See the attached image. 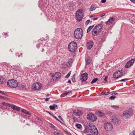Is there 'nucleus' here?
Segmentation results:
<instances>
[{
  "instance_id": "f257e3e1",
  "label": "nucleus",
  "mask_w": 135,
  "mask_h": 135,
  "mask_svg": "<svg viewBox=\"0 0 135 135\" xmlns=\"http://www.w3.org/2000/svg\"><path fill=\"white\" fill-rule=\"evenodd\" d=\"M83 35L82 30L80 28H77L74 31V35L75 38L77 39L81 38Z\"/></svg>"
},
{
  "instance_id": "f03ea898",
  "label": "nucleus",
  "mask_w": 135,
  "mask_h": 135,
  "mask_svg": "<svg viewBox=\"0 0 135 135\" xmlns=\"http://www.w3.org/2000/svg\"><path fill=\"white\" fill-rule=\"evenodd\" d=\"M103 26L101 24H98L96 25L92 30V33H93L96 35H98L101 31Z\"/></svg>"
},
{
  "instance_id": "7ed1b4c3",
  "label": "nucleus",
  "mask_w": 135,
  "mask_h": 135,
  "mask_svg": "<svg viewBox=\"0 0 135 135\" xmlns=\"http://www.w3.org/2000/svg\"><path fill=\"white\" fill-rule=\"evenodd\" d=\"M77 45L76 42H72L68 45V48L71 52H74L77 48Z\"/></svg>"
},
{
  "instance_id": "20e7f679",
  "label": "nucleus",
  "mask_w": 135,
  "mask_h": 135,
  "mask_svg": "<svg viewBox=\"0 0 135 135\" xmlns=\"http://www.w3.org/2000/svg\"><path fill=\"white\" fill-rule=\"evenodd\" d=\"M7 85L9 87L12 88H14L17 87L18 86V83L15 80L12 79L9 80L7 83Z\"/></svg>"
},
{
  "instance_id": "39448f33",
  "label": "nucleus",
  "mask_w": 135,
  "mask_h": 135,
  "mask_svg": "<svg viewBox=\"0 0 135 135\" xmlns=\"http://www.w3.org/2000/svg\"><path fill=\"white\" fill-rule=\"evenodd\" d=\"M89 127H88L90 132L91 133L94 135H97L98 132L95 126L92 124H89Z\"/></svg>"
},
{
  "instance_id": "423d86ee",
  "label": "nucleus",
  "mask_w": 135,
  "mask_h": 135,
  "mask_svg": "<svg viewBox=\"0 0 135 135\" xmlns=\"http://www.w3.org/2000/svg\"><path fill=\"white\" fill-rule=\"evenodd\" d=\"M83 17V11L82 10L79 9L76 13V20L78 21L81 20Z\"/></svg>"
},
{
  "instance_id": "0eeeda50",
  "label": "nucleus",
  "mask_w": 135,
  "mask_h": 135,
  "mask_svg": "<svg viewBox=\"0 0 135 135\" xmlns=\"http://www.w3.org/2000/svg\"><path fill=\"white\" fill-rule=\"evenodd\" d=\"M111 121L114 125H118L121 123V121L119 118L116 116H113L111 118Z\"/></svg>"
},
{
  "instance_id": "6e6552de",
  "label": "nucleus",
  "mask_w": 135,
  "mask_h": 135,
  "mask_svg": "<svg viewBox=\"0 0 135 135\" xmlns=\"http://www.w3.org/2000/svg\"><path fill=\"white\" fill-rule=\"evenodd\" d=\"M133 114V111L132 109L130 108L125 111L123 113V116L125 118H127L131 116Z\"/></svg>"
},
{
  "instance_id": "1a4fd4ad",
  "label": "nucleus",
  "mask_w": 135,
  "mask_h": 135,
  "mask_svg": "<svg viewBox=\"0 0 135 135\" xmlns=\"http://www.w3.org/2000/svg\"><path fill=\"white\" fill-rule=\"evenodd\" d=\"M104 127L106 131H108L112 130L113 126L109 122H106L104 124Z\"/></svg>"
},
{
  "instance_id": "9d476101",
  "label": "nucleus",
  "mask_w": 135,
  "mask_h": 135,
  "mask_svg": "<svg viewBox=\"0 0 135 135\" xmlns=\"http://www.w3.org/2000/svg\"><path fill=\"white\" fill-rule=\"evenodd\" d=\"M122 71V70H121L115 72L113 75V78H114L117 79L121 77L123 74Z\"/></svg>"
},
{
  "instance_id": "9b49d317",
  "label": "nucleus",
  "mask_w": 135,
  "mask_h": 135,
  "mask_svg": "<svg viewBox=\"0 0 135 135\" xmlns=\"http://www.w3.org/2000/svg\"><path fill=\"white\" fill-rule=\"evenodd\" d=\"M87 117L88 119L93 122L95 121L97 119V117L94 114L92 113L88 114L87 116Z\"/></svg>"
},
{
  "instance_id": "f8f14e48",
  "label": "nucleus",
  "mask_w": 135,
  "mask_h": 135,
  "mask_svg": "<svg viewBox=\"0 0 135 135\" xmlns=\"http://www.w3.org/2000/svg\"><path fill=\"white\" fill-rule=\"evenodd\" d=\"M41 84L39 83H36L33 84L32 88L34 90H39L41 87Z\"/></svg>"
},
{
  "instance_id": "ddd939ff",
  "label": "nucleus",
  "mask_w": 135,
  "mask_h": 135,
  "mask_svg": "<svg viewBox=\"0 0 135 135\" xmlns=\"http://www.w3.org/2000/svg\"><path fill=\"white\" fill-rule=\"evenodd\" d=\"M61 74L59 72H56L53 75V79L54 80L58 79L61 78Z\"/></svg>"
},
{
  "instance_id": "4468645a",
  "label": "nucleus",
  "mask_w": 135,
  "mask_h": 135,
  "mask_svg": "<svg viewBox=\"0 0 135 135\" xmlns=\"http://www.w3.org/2000/svg\"><path fill=\"white\" fill-rule=\"evenodd\" d=\"M88 74L86 73H84L82 74L80 78V80L82 81H86L87 79Z\"/></svg>"
},
{
  "instance_id": "2eb2a0df",
  "label": "nucleus",
  "mask_w": 135,
  "mask_h": 135,
  "mask_svg": "<svg viewBox=\"0 0 135 135\" xmlns=\"http://www.w3.org/2000/svg\"><path fill=\"white\" fill-rule=\"evenodd\" d=\"M94 44L93 42L90 41L89 42L87 43L86 47L87 49L89 50L91 49L92 47Z\"/></svg>"
},
{
  "instance_id": "dca6fc26",
  "label": "nucleus",
  "mask_w": 135,
  "mask_h": 135,
  "mask_svg": "<svg viewBox=\"0 0 135 135\" xmlns=\"http://www.w3.org/2000/svg\"><path fill=\"white\" fill-rule=\"evenodd\" d=\"M115 20V18L114 17H111L105 23L107 25H109L113 23Z\"/></svg>"
},
{
  "instance_id": "f3484780",
  "label": "nucleus",
  "mask_w": 135,
  "mask_h": 135,
  "mask_svg": "<svg viewBox=\"0 0 135 135\" xmlns=\"http://www.w3.org/2000/svg\"><path fill=\"white\" fill-rule=\"evenodd\" d=\"M73 113L75 115L80 116L82 114V112L81 110H75L74 111Z\"/></svg>"
},
{
  "instance_id": "a211bd4d",
  "label": "nucleus",
  "mask_w": 135,
  "mask_h": 135,
  "mask_svg": "<svg viewBox=\"0 0 135 135\" xmlns=\"http://www.w3.org/2000/svg\"><path fill=\"white\" fill-rule=\"evenodd\" d=\"M7 80L4 76L0 77V83L4 84L6 82Z\"/></svg>"
},
{
  "instance_id": "6ab92c4d",
  "label": "nucleus",
  "mask_w": 135,
  "mask_h": 135,
  "mask_svg": "<svg viewBox=\"0 0 135 135\" xmlns=\"http://www.w3.org/2000/svg\"><path fill=\"white\" fill-rule=\"evenodd\" d=\"M11 108L14 110H16L17 111H19L20 110V108L14 105H13L11 106Z\"/></svg>"
},
{
  "instance_id": "aec40b11",
  "label": "nucleus",
  "mask_w": 135,
  "mask_h": 135,
  "mask_svg": "<svg viewBox=\"0 0 135 135\" xmlns=\"http://www.w3.org/2000/svg\"><path fill=\"white\" fill-rule=\"evenodd\" d=\"M97 7L96 4H93L90 7L89 11H92L94 10Z\"/></svg>"
},
{
  "instance_id": "412c9836",
  "label": "nucleus",
  "mask_w": 135,
  "mask_h": 135,
  "mask_svg": "<svg viewBox=\"0 0 135 135\" xmlns=\"http://www.w3.org/2000/svg\"><path fill=\"white\" fill-rule=\"evenodd\" d=\"M71 94V91H67L64 92V94L65 95H70Z\"/></svg>"
},
{
  "instance_id": "4be33fe9",
  "label": "nucleus",
  "mask_w": 135,
  "mask_h": 135,
  "mask_svg": "<svg viewBox=\"0 0 135 135\" xmlns=\"http://www.w3.org/2000/svg\"><path fill=\"white\" fill-rule=\"evenodd\" d=\"M57 107V105L56 104H54L50 106L49 108L51 110H54L55 109V108Z\"/></svg>"
},
{
  "instance_id": "5701e85b",
  "label": "nucleus",
  "mask_w": 135,
  "mask_h": 135,
  "mask_svg": "<svg viewBox=\"0 0 135 135\" xmlns=\"http://www.w3.org/2000/svg\"><path fill=\"white\" fill-rule=\"evenodd\" d=\"M21 111L23 113L29 115H31V113H29V112L28 111H27L24 109H22L21 110Z\"/></svg>"
},
{
  "instance_id": "b1692460",
  "label": "nucleus",
  "mask_w": 135,
  "mask_h": 135,
  "mask_svg": "<svg viewBox=\"0 0 135 135\" xmlns=\"http://www.w3.org/2000/svg\"><path fill=\"white\" fill-rule=\"evenodd\" d=\"M134 59H132L131 60H130L128 62V64H129V65L130 66H132L134 62Z\"/></svg>"
},
{
  "instance_id": "393cba45",
  "label": "nucleus",
  "mask_w": 135,
  "mask_h": 135,
  "mask_svg": "<svg viewBox=\"0 0 135 135\" xmlns=\"http://www.w3.org/2000/svg\"><path fill=\"white\" fill-rule=\"evenodd\" d=\"M94 26V25H93L92 26H90L88 28L87 30V33H88L89 32L91 29L93 28Z\"/></svg>"
},
{
  "instance_id": "a878e982",
  "label": "nucleus",
  "mask_w": 135,
  "mask_h": 135,
  "mask_svg": "<svg viewBox=\"0 0 135 135\" xmlns=\"http://www.w3.org/2000/svg\"><path fill=\"white\" fill-rule=\"evenodd\" d=\"M90 62V60L89 59V58L87 57L86 60V65H89Z\"/></svg>"
},
{
  "instance_id": "bb28decb",
  "label": "nucleus",
  "mask_w": 135,
  "mask_h": 135,
  "mask_svg": "<svg viewBox=\"0 0 135 135\" xmlns=\"http://www.w3.org/2000/svg\"><path fill=\"white\" fill-rule=\"evenodd\" d=\"M3 105L4 106H7L9 107L11 106V104H9L5 102H3L2 103Z\"/></svg>"
},
{
  "instance_id": "cd10ccee",
  "label": "nucleus",
  "mask_w": 135,
  "mask_h": 135,
  "mask_svg": "<svg viewBox=\"0 0 135 135\" xmlns=\"http://www.w3.org/2000/svg\"><path fill=\"white\" fill-rule=\"evenodd\" d=\"M98 80V78H95L91 82V84H93V83L97 81Z\"/></svg>"
},
{
  "instance_id": "c85d7f7f",
  "label": "nucleus",
  "mask_w": 135,
  "mask_h": 135,
  "mask_svg": "<svg viewBox=\"0 0 135 135\" xmlns=\"http://www.w3.org/2000/svg\"><path fill=\"white\" fill-rule=\"evenodd\" d=\"M76 126L78 129H80L82 127V126L80 124H77L76 125Z\"/></svg>"
},
{
  "instance_id": "c756f323",
  "label": "nucleus",
  "mask_w": 135,
  "mask_h": 135,
  "mask_svg": "<svg viewBox=\"0 0 135 135\" xmlns=\"http://www.w3.org/2000/svg\"><path fill=\"white\" fill-rule=\"evenodd\" d=\"M71 80L73 82H75L76 81L75 79V74H74L72 78H71Z\"/></svg>"
},
{
  "instance_id": "7c9ffc66",
  "label": "nucleus",
  "mask_w": 135,
  "mask_h": 135,
  "mask_svg": "<svg viewBox=\"0 0 135 135\" xmlns=\"http://www.w3.org/2000/svg\"><path fill=\"white\" fill-rule=\"evenodd\" d=\"M111 107L112 108L118 109L119 108V107L117 105H111Z\"/></svg>"
},
{
  "instance_id": "2f4dec72",
  "label": "nucleus",
  "mask_w": 135,
  "mask_h": 135,
  "mask_svg": "<svg viewBox=\"0 0 135 135\" xmlns=\"http://www.w3.org/2000/svg\"><path fill=\"white\" fill-rule=\"evenodd\" d=\"M71 71H70L69 72V73L68 74L66 75V76L65 77V78H69L71 74Z\"/></svg>"
},
{
  "instance_id": "473e14b6",
  "label": "nucleus",
  "mask_w": 135,
  "mask_h": 135,
  "mask_svg": "<svg viewBox=\"0 0 135 135\" xmlns=\"http://www.w3.org/2000/svg\"><path fill=\"white\" fill-rule=\"evenodd\" d=\"M130 67V66L129 65V64H128L127 62L125 65V67L126 68H128Z\"/></svg>"
},
{
  "instance_id": "72a5a7b5",
  "label": "nucleus",
  "mask_w": 135,
  "mask_h": 135,
  "mask_svg": "<svg viewBox=\"0 0 135 135\" xmlns=\"http://www.w3.org/2000/svg\"><path fill=\"white\" fill-rule=\"evenodd\" d=\"M128 80V79H124L122 80H120V81L121 82H125L126 80Z\"/></svg>"
},
{
  "instance_id": "f704fd0d",
  "label": "nucleus",
  "mask_w": 135,
  "mask_h": 135,
  "mask_svg": "<svg viewBox=\"0 0 135 135\" xmlns=\"http://www.w3.org/2000/svg\"><path fill=\"white\" fill-rule=\"evenodd\" d=\"M73 63V61L71 60L70 61H68V62L67 63H66L69 64V65H71L72 63Z\"/></svg>"
},
{
  "instance_id": "c9c22d12",
  "label": "nucleus",
  "mask_w": 135,
  "mask_h": 135,
  "mask_svg": "<svg viewBox=\"0 0 135 135\" xmlns=\"http://www.w3.org/2000/svg\"><path fill=\"white\" fill-rule=\"evenodd\" d=\"M130 135H135V129L134 130L132 133H131Z\"/></svg>"
},
{
  "instance_id": "e433bc0d",
  "label": "nucleus",
  "mask_w": 135,
  "mask_h": 135,
  "mask_svg": "<svg viewBox=\"0 0 135 135\" xmlns=\"http://www.w3.org/2000/svg\"><path fill=\"white\" fill-rule=\"evenodd\" d=\"M52 116L54 117V118H55V119H56L58 121L61 122L60 120H59V119H58L56 117L54 116V115H52Z\"/></svg>"
},
{
  "instance_id": "4c0bfd02",
  "label": "nucleus",
  "mask_w": 135,
  "mask_h": 135,
  "mask_svg": "<svg viewBox=\"0 0 135 135\" xmlns=\"http://www.w3.org/2000/svg\"><path fill=\"white\" fill-rule=\"evenodd\" d=\"M115 98H116V97H115V96H111L109 98V99L111 100H113Z\"/></svg>"
},
{
  "instance_id": "58836bf2",
  "label": "nucleus",
  "mask_w": 135,
  "mask_h": 135,
  "mask_svg": "<svg viewBox=\"0 0 135 135\" xmlns=\"http://www.w3.org/2000/svg\"><path fill=\"white\" fill-rule=\"evenodd\" d=\"M65 132L66 133V134L68 135H72L68 131H65Z\"/></svg>"
},
{
  "instance_id": "ea45409f",
  "label": "nucleus",
  "mask_w": 135,
  "mask_h": 135,
  "mask_svg": "<svg viewBox=\"0 0 135 135\" xmlns=\"http://www.w3.org/2000/svg\"><path fill=\"white\" fill-rule=\"evenodd\" d=\"M90 21L89 20H87L85 22V24L87 25H88Z\"/></svg>"
},
{
  "instance_id": "a19ab883",
  "label": "nucleus",
  "mask_w": 135,
  "mask_h": 135,
  "mask_svg": "<svg viewBox=\"0 0 135 135\" xmlns=\"http://www.w3.org/2000/svg\"><path fill=\"white\" fill-rule=\"evenodd\" d=\"M0 93L4 95H6V94H5L3 91L0 90Z\"/></svg>"
},
{
  "instance_id": "79ce46f5",
  "label": "nucleus",
  "mask_w": 135,
  "mask_h": 135,
  "mask_svg": "<svg viewBox=\"0 0 135 135\" xmlns=\"http://www.w3.org/2000/svg\"><path fill=\"white\" fill-rule=\"evenodd\" d=\"M111 95H118V93H113Z\"/></svg>"
},
{
  "instance_id": "37998d69",
  "label": "nucleus",
  "mask_w": 135,
  "mask_h": 135,
  "mask_svg": "<svg viewBox=\"0 0 135 135\" xmlns=\"http://www.w3.org/2000/svg\"><path fill=\"white\" fill-rule=\"evenodd\" d=\"M106 2V0H102L101 1V2L102 3H105Z\"/></svg>"
},
{
  "instance_id": "c03bdc74",
  "label": "nucleus",
  "mask_w": 135,
  "mask_h": 135,
  "mask_svg": "<svg viewBox=\"0 0 135 135\" xmlns=\"http://www.w3.org/2000/svg\"><path fill=\"white\" fill-rule=\"evenodd\" d=\"M108 77L107 76H106L104 79V80L105 81H107V80L108 79Z\"/></svg>"
},
{
  "instance_id": "a18cd8bd",
  "label": "nucleus",
  "mask_w": 135,
  "mask_h": 135,
  "mask_svg": "<svg viewBox=\"0 0 135 135\" xmlns=\"http://www.w3.org/2000/svg\"><path fill=\"white\" fill-rule=\"evenodd\" d=\"M46 112L47 113H48L49 114H50V115H52H52H53L52 114H51V113H50V112H49V111H46Z\"/></svg>"
},
{
  "instance_id": "49530a36",
  "label": "nucleus",
  "mask_w": 135,
  "mask_h": 135,
  "mask_svg": "<svg viewBox=\"0 0 135 135\" xmlns=\"http://www.w3.org/2000/svg\"><path fill=\"white\" fill-rule=\"evenodd\" d=\"M50 99V98H46L45 99V100L46 101H47L49 100V99Z\"/></svg>"
},
{
  "instance_id": "de8ad7c7",
  "label": "nucleus",
  "mask_w": 135,
  "mask_h": 135,
  "mask_svg": "<svg viewBox=\"0 0 135 135\" xmlns=\"http://www.w3.org/2000/svg\"><path fill=\"white\" fill-rule=\"evenodd\" d=\"M100 115L101 116H102L104 114L103 113L100 112Z\"/></svg>"
},
{
  "instance_id": "09e8293b",
  "label": "nucleus",
  "mask_w": 135,
  "mask_h": 135,
  "mask_svg": "<svg viewBox=\"0 0 135 135\" xmlns=\"http://www.w3.org/2000/svg\"><path fill=\"white\" fill-rule=\"evenodd\" d=\"M132 2L135 3V0H130Z\"/></svg>"
},
{
  "instance_id": "8fccbe9b",
  "label": "nucleus",
  "mask_w": 135,
  "mask_h": 135,
  "mask_svg": "<svg viewBox=\"0 0 135 135\" xmlns=\"http://www.w3.org/2000/svg\"><path fill=\"white\" fill-rule=\"evenodd\" d=\"M58 117L59 119H60L62 120V117L61 116H60V115Z\"/></svg>"
},
{
  "instance_id": "3c124183",
  "label": "nucleus",
  "mask_w": 135,
  "mask_h": 135,
  "mask_svg": "<svg viewBox=\"0 0 135 135\" xmlns=\"http://www.w3.org/2000/svg\"><path fill=\"white\" fill-rule=\"evenodd\" d=\"M107 93H104L103 94V95H108V94Z\"/></svg>"
},
{
  "instance_id": "603ef678",
  "label": "nucleus",
  "mask_w": 135,
  "mask_h": 135,
  "mask_svg": "<svg viewBox=\"0 0 135 135\" xmlns=\"http://www.w3.org/2000/svg\"><path fill=\"white\" fill-rule=\"evenodd\" d=\"M98 19V18L97 17H95L93 18V20H96Z\"/></svg>"
},
{
  "instance_id": "864d4df0",
  "label": "nucleus",
  "mask_w": 135,
  "mask_h": 135,
  "mask_svg": "<svg viewBox=\"0 0 135 135\" xmlns=\"http://www.w3.org/2000/svg\"><path fill=\"white\" fill-rule=\"evenodd\" d=\"M84 132L85 133H87V129H85L84 131Z\"/></svg>"
},
{
  "instance_id": "5fc2aeb1",
  "label": "nucleus",
  "mask_w": 135,
  "mask_h": 135,
  "mask_svg": "<svg viewBox=\"0 0 135 135\" xmlns=\"http://www.w3.org/2000/svg\"><path fill=\"white\" fill-rule=\"evenodd\" d=\"M68 82L69 83H70V84H71V81L70 80H69L68 81Z\"/></svg>"
},
{
  "instance_id": "6e6d98bb",
  "label": "nucleus",
  "mask_w": 135,
  "mask_h": 135,
  "mask_svg": "<svg viewBox=\"0 0 135 135\" xmlns=\"http://www.w3.org/2000/svg\"><path fill=\"white\" fill-rule=\"evenodd\" d=\"M56 135H60L58 132H57L56 134Z\"/></svg>"
},
{
  "instance_id": "4d7b16f0",
  "label": "nucleus",
  "mask_w": 135,
  "mask_h": 135,
  "mask_svg": "<svg viewBox=\"0 0 135 135\" xmlns=\"http://www.w3.org/2000/svg\"><path fill=\"white\" fill-rule=\"evenodd\" d=\"M105 15V13H103L102 15V16H101L103 17Z\"/></svg>"
},
{
  "instance_id": "13d9d810",
  "label": "nucleus",
  "mask_w": 135,
  "mask_h": 135,
  "mask_svg": "<svg viewBox=\"0 0 135 135\" xmlns=\"http://www.w3.org/2000/svg\"><path fill=\"white\" fill-rule=\"evenodd\" d=\"M49 95H50V94H47L46 95V96L47 97L49 96Z\"/></svg>"
},
{
  "instance_id": "bf43d9fd",
  "label": "nucleus",
  "mask_w": 135,
  "mask_h": 135,
  "mask_svg": "<svg viewBox=\"0 0 135 135\" xmlns=\"http://www.w3.org/2000/svg\"><path fill=\"white\" fill-rule=\"evenodd\" d=\"M4 35H5L6 36L7 35V33H4Z\"/></svg>"
},
{
  "instance_id": "052dcab7",
  "label": "nucleus",
  "mask_w": 135,
  "mask_h": 135,
  "mask_svg": "<svg viewBox=\"0 0 135 135\" xmlns=\"http://www.w3.org/2000/svg\"><path fill=\"white\" fill-rule=\"evenodd\" d=\"M44 51V49H43L42 50V52H43V51Z\"/></svg>"
},
{
  "instance_id": "680f3d73",
  "label": "nucleus",
  "mask_w": 135,
  "mask_h": 135,
  "mask_svg": "<svg viewBox=\"0 0 135 135\" xmlns=\"http://www.w3.org/2000/svg\"><path fill=\"white\" fill-rule=\"evenodd\" d=\"M0 97L1 98H3L4 97H2V96H0Z\"/></svg>"
},
{
  "instance_id": "e2e57ef3",
  "label": "nucleus",
  "mask_w": 135,
  "mask_h": 135,
  "mask_svg": "<svg viewBox=\"0 0 135 135\" xmlns=\"http://www.w3.org/2000/svg\"><path fill=\"white\" fill-rule=\"evenodd\" d=\"M18 57H20V55H18Z\"/></svg>"
},
{
  "instance_id": "0e129e2a",
  "label": "nucleus",
  "mask_w": 135,
  "mask_h": 135,
  "mask_svg": "<svg viewBox=\"0 0 135 135\" xmlns=\"http://www.w3.org/2000/svg\"><path fill=\"white\" fill-rule=\"evenodd\" d=\"M102 16V15H100L99 16L100 17H102V16Z\"/></svg>"
},
{
  "instance_id": "69168bd1",
  "label": "nucleus",
  "mask_w": 135,
  "mask_h": 135,
  "mask_svg": "<svg viewBox=\"0 0 135 135\" xmlns=\"http://www.w3.org/2000/svg\"><path fill=\"white\" fill-rule=\"evenodd\" d=\"M134 86L135 87V84H134Z\"/></svg>"
},
{
  "instance_id": "338daca9",
  "label": "nucleus",
  "mask_w": 135,
  "mask_h": 135,
  "mask_svg": "<svg viewBox=\"0 0 135 135\" xmlns=\"http://www.w3.org/2000/svg\"><path fill=\"white\" fill-rule=\"evenodd\" d=\"M92 17V16H90V17Z\"/></svg>"
}]
</instances>
